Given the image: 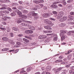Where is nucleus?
<instances>
[{
  "instance_id": "f257e3e1",
  "label": "nucleus",
  "mask_w": 74,
  "mask_h": 74,
  "mask_svg": "<svg viewBox=\"0 0 74 74\" xmlns=\"http://www.w3.org/2000/svg\"><path fill=\"white\" fill-rule=\"evenodd\" d=\"M44 23H46V24H48L49 25V26L51 27L53 25V23H52V21H49V20L48 19H46L44 21Z\"/></svg>"
},
{
  "instance_id": "f03ea898",
  "label": "nucleus",
  "mask_w": 74,
  "mask_h": 74,
  "mask_svg": "<svg viewBox=\"0 0 74 74\" xmlns=\"http://www.w3.org/2000/svg\"><path fill=\"white\" fill-rule=\"evenodd\" d=\"M34 3L36 4H38V3H42L44 2V1L43 0H38L33 1Z\"/></svg>"
},
{
  "instance_id": "7ed1b4c3",
  "label": "nucleus",
  "mask_w": 74,
  "mask_h": 74,
  "mask_svg": "<svg viewBox=\"0 0 74 74\" xmlns=\"http://www.w3.org/2000/svg\"><path fill=\"white\" fill-rule=\"evenodd\" d=\"M64 13L63 12H59L57 18L58 19H60V18L62 17Z\"/></svg>"
},
{
  "instance_id": "20e7f679",
  "label": "nucleus",
  "mask_w": 74,
  "mask_h": 74,
  "mask_svg": "<svg viewBox=\"0 0 74 74\" xmlns=\"http://www.w3.org/2000/svg\"><path fill=\"white\" fill-rule=\"evenodd\" d=\"M42 16L44 18H48V17L50 16V14L47 13H45L43 14Z\"/></svg>"
},
{
  "instance_id": "39448f33",
  "label": "nucleus",
  "mask_w": 74,
  "mask_h": 74,
  "mask_svg": "<svg viewBox=\"0 0 74 74\" xmlns=\"http://www.w3.org/2000/svg\"><path fill=\"white\" fill-rule=\"evenodd\" d=\"M16 12H17V14L18 15V16L19 18L21 17V16L22 15V13L21 12V11H19L18 10L16 9Z\"/></svg>"
},
{
  "instance_id": "423d86ee",
  "label": "nucleus",
  "mask_w": 74,
  "mask_h": 74,
  "mask_svg": "<svg viewBox=\"0 0 74 74\" xmlns=\"http://www.w3.org/2000/svg\"><path fill=\"white\" fill-rule=\"evenodd\" d=\"M8 42L10 44H12V45H14L15 44V42H14L13 40L9 39L8 40Z\"/></svg>"
},
{
  "instance_id": "0eeeda50",
  "label": "nucleus",
  "mask_w": 74,
  "mask_h": 74,
  "mask_svg": "<svg viewBox=\"0 0 74 74\" xmlns=\"http://www.w3.org/2000/svg\"><path fill=\"white\" fill-rule=\"evenodd\" d=\"M25 33H29V34H32L33 33V31L30 30H27L25 31Z\"/></svg>"
},
{
  "instance_id": "6e6552de",
  "label": "nucleus",
  "mask_w": 74,
  "mask_h": 74,
  "mask_svg": "<svg viewBox=\"0 0 74 74\" xmlns=\"http://www.w3.org/2000/svg\"><path fill=\"white\" fill-rule=\"evenodd\" d=\"M29 28L30 30H35L36 29V28L35 27L33 26H32L31 25H29Z\"/></svg>"
},
{
  "instance_id": "1a4fd4ad",
  "label": "nucleus",
  "mask_w": 74,
  "mask_h": 74,
  "mask_svg": "<svg viewBox=\"0 0 74 74\" xmlns=\"http://www.w3.org/2000/svg\"><path fill=\"white\" fill-rule=\"evenodd\" d=\"M50 7H51V8H52L54 9H55V8H58V5L54 4L51 5Z\"/></svg>"
},
{
  "instance_id": "9d476101",
  "label": "nucleus",
  "mask_w": 74,
  "mask_h": 74,
  "mask_svg": "<svg viewBox=\"0 0 74 74\" xmlns=\"http://www.w3.org/2000/svg\"><path fill=\"white\" fill-rule=\"evenodd\" d=\"M22 18H19L18 19H17V23H20L21 22H22Z\"/></svg>"
},
{
  "instance_id": "9b49d317",
  "label": "nucleus",
  "mask_w": 74,
  "mask_h": 74,
  "mask_svg": "<svg viewBox=\"0 0 74 74\" xmlns=\"http://www.w3.org/2000/svg\"><path fill=\"white\" fill-rule=\"evenodd\" d=\"M12 29L13 30L15 31V32H19V29H18V28L16 27H13L12 28Z\"/></svg>"
},
{
  "instance_id": "f8f14e48",
  "label": "nucleus",
  "mask_w": 74,
  "mask_h": 74,
  "mask_svg": "<svg viewBox=\"0 0 74 74\" xmlns=\"http://www.w3.org/2000/svg\"><path fill=\"white\" fill-rule=\"evenodd\" d=\"M2 40L5 41H7L8 40V38L6 37H3L2 38Z\"/></svg>"
},
{
  "instance_id": "ddd939ff",
  "label": "nucleus",
  "mask_w": 74,
  "mask_h": 74,
  "mask_svg": "<svg viewBox=\"0 0 74 74\" xmlns=\"http://www.w3.org/2000/svg\"><path fill=\"white\" fill-rule=\"evenodd\" d=\"M44 27L45 29H47V30H51L52 29L49 26H45Z\"/></svg>"
},
{
  "instance_id": "4468645a",
  "label": "nucleus",
  "mask_w": 74,
  "mask_h": 74,
  "mask_svg": "<svg viewBox=\"0 0 74 74\" xmlns=\"http://www.w3.org/2000/svg\"><path fill=\"white\" fill-rule=\"evenodd\" d=\"M47 71H50L51 70V67L50 66H47L46 69Z\"/></svg>"
},
{
  "instance_id": "2eb2a0df",
  "label": "nucleus",
  "mask_w": 74,
  "mask_h": 74,
  "mask_svg": "<svg viewBox=\"0 0 74 74\" xmlns=\"http://www.w3.org/2000/svg\"><path fill=\"white\" fill-rule=\"evenodd\" d=\"M61 32L60 33V37H62V36H63L64 35V32H63V30H61Z\"/></svg>"
},
{
  "instance_id": "dca6fc26",
  "label": "nucleus",
  "mask_w": 74,
  "mask_h": 74,
  "mask_svg": "<svg viewBox=\"0 0 74 74\" xmlns=\"http://www.w3.org/2000/svg\"><path fill=\"white\" fill-rule=\"evenodd\" d=\"M23 40L24 41H25L26 42L28 43L29 42V40L25 38H23Z\"/></svg>"
},
{
  "instance_id": "f3484780",
  "label": "nucleus",
  "mask_w": 74,
  "mask_h": 74,
  "mask_svg": "<svg viewBox=\"0 0 74 74\" xmlns=\"http://www.w3.org/2000/svg\"><path fill=\"white\" fill-rule=\"evenodd\" d=\"M20 18H23L24 19H26L27 18V16L25 15H22Z\"/></svg>"
},
{
  "instance_id": "a211bd4d",
  "label": "nucleus",
  "mask_w": 74,
  "mask_h": 74,
  "mask_svg": "<svg viewBox=\"0 0 74 74\" xmlns=\"http://www.w3.org/2000/svg\"><path fill=\"white\" fill-rule=\"evenodd\" d=\"M71 57H72V55L71 54H69L68 56V60L71 59Z\"/></svg>"
},
{
  "instance_id": "6ab92c4d",
  "label": "nucleus",
  "mask_w": 74,
  "mask_h": 74,
  "mask_svg": "<svg viewBox=\"0 0 74 74\" xmlns=\"http://www.w3.org/2000/svg\"><path fill=\"white\" fill-rule=\"evenodd\" d=\"M25 38H27V39H29L30 40H32V38H31V37L28 36H25Z\"/></svg>"
},
{
  "instance_id": "aec40b11",
  "label": "nucleus",
  "mask_w": 74,
  "mask_h": 74,
  "mask_svg": "<svg viewBox=\"0 0 74 74\" xmlns=\"http://www.w3.org/2000/svg\"><path fill=\"white\" fill-rule=\"evenodd\" d=\"M68 17L69 18H70V19L69 20H71V21H73V19L72 18L73 16L71 15H69L68 16Z\"/></svg>"
},
{
  "instance_id": "412c9836",
  "label": "nucleus",
  "mask_w": 74,
  "mask_h": 74,
  "mask_svg": "<svg viewBox=\"0 0 74 74\" xmlns=\"http://www.w3.org/2000/svg\"><path fill=\"white\" fill-rule=\"evenodd\" d=\"M16 51H18L17 50H15V49H13V50H11L10 51V52H13V53H16L17 52H16Z\"/></svg>"
},
{
  "instance_id": "4be33fe9",
  "label": "nucleus",
  "mask_w": 74,
  "mask_h": 74,
  "mask_svg": "<svg viewBox=\"0 0 74 74\" xmlns=\"http://www.w3.org/2000/svg\"><path fill=\"white\" fill-rule=\"evenodd\" d=\"M9 49L8 48H5L2 49L1 51H8Z\"/></svg>"
},
{
  "instance_id": "5701e85b",
  "label": "nucleus",
  "mask_w": 74,
  "mask_h": 74,
  "mask_svg": "<svg viewBox=\"0 0 74 74\" xmlns=\"http://www.w3.org/2000/svg\"><path fill=\"white\" fill-rule=\"evenodd\" d=\"M62 1L63 4L64 5H66V4H67V3L65 1V0H62Z\"/></svg>"
},
{
  "instance_id": "b1692460",
  "label": "nucleus",
  "mask_w": 74,
  "mask_h": 74,
  "mask_svg": "<svg viewBox=\"0 0 74 74\" xmlns=\"http://www.w3.org/2000/svg\"><path fill=\"white\" fill-rule=\"evenodd\" d=\"M33 16H37V13H35V12H34V13H33V14L32 15Z\"/></svg>"
},
{
  "instance_id": "393cba45",
  "label": "nucleus",
  "mask_w": 74,
  "mask_h": 74,
  "mask_svg": "<svg viewBox=\"0 0 74 74\" xmlns=\"http://www.w3.org/2000/svg\"><path fill=\"white\" fill-rule=\"evenodd\" d=\"M10 15L11 16H15L16 14L15 13H11L10 14Z\"/></svg>"
},
{
  "instance_id": "a878e982",
  "label": "nucleus",
  "mask_w": 74,
  "mask_h": 74,
  "mask_svg": "<svg viewBox=\"0 0 74 74\" xmlns=\"http://www.w3.org/2000/svg\"><path fill=\"white\" fill-rule=\"evenodd\" d=\"M4 13H5V14H9V11L8 10H4Z\"/></svg>"
},
{
  "instance_id": "bb28decb",
  "label": "nucleus",
  "mask_w": 74,
  "mask_h": 74,
  "mask_svg": "<svg viewBox=\"0 0 74 74\" xmlns=\"http://www.w3.org/2000/svg\"><path fill=\"white\" fill-rule=\"evenodd\" d=\"M69 25H74V23L73 22H69L68 23Z\"/></svg>"
},
{
  "instance_id": "cd10ccee",
  "label": "nucleus",
  "mask_w": 74,
  "mask_h": 74,
  "mask_svg": "<svg viewBox=\"0 0 74 74\" xmlns=\"http://www.w3.org/2000/svg\"><path fill=\"white\" fill-rule=\"evenodd\" d=\"M23 13H27L28 12V11L25 10H23Z\"/></svg>"
},
{
  "instance_id": "c85d7f7f",
  "label": "nucleus",
  "mask_w": 74,
  "mask_h": 74,
  "mask_svg": "<svg viewBox=\"0 0 74 74\" xmlns=\"http://www.w3.org/2000/svg\"><path fill=\"white\" fill-rule=\"evenodd\" d=\"M58 40V37H55L53 38V40L54 41H57Z\"/></svg>"
},
{
  "instance_id": "c756f323",
  "label": "nucleus",
  "mask_w": 74,
  "mask_h": 74,
  "mask_svg": "<svg viewBox=\"0 0 74 74\" xmlns=\"http://www.w3.org/2000/svg\"><path fill=\"white\" fill-rule=\"evenodd\" d=\"M73 1V0H69L67 1V3H71V2H72Z\"/></svg>"
},
{
  "instance_id": "7c9ffc66",
  "label": "nucleus",
  "mask_w": 74,
  "mask_h": 74,
  "mask_svg": "<svg viewBox=\"0 0 74 74\" xmlns=\"http://www.w3.org/2000/svg\"><path fill=\"white\" fill-rule=\"evenodd\" d=\"M0 29L2 30H5L6 29L5 28L0 27Z\"/></svg>"
},
{
  "instance_id": "2f4dec72",
  "label": "nucleus",
  "mask_w": 74,
  "mask_h": 74,
  "mask_svg": "<svg viewBox=\"0 0 74 74\" xmlns=\"http://www.w3.org/2000/svg\"><path fill=\"white\" fill-rule=\"evenodd\" d=\"M63 18H64V21H66V19H67V16H65Z\"/></svg>"
},
{
  "instance_id": "473e14b6",
  "label": "nucleus",
  "mask_w": 74,
  "mask_h": 74,
  "mask_svg": "<svg viewBox=\"0 0 74 74\" xmlns=\"http://www.w3.org/2000/svg\"><path fill=\"white\" fill-rule=\"evenodd\" d=\"M34 11H32V12H31L29 13V14H30V15H33V13H34Z\"/></svg>"
},
{
  "instance_id": "72a5a7b5",
  "label": "nucleus",
  "mask_w": 74,
  "mask_h": 74,
  "mask_svg": "<svg viewBox=\"0 0 74 74\" xmlns=\"http://www.w3.org/2000/svg\"><path fill=\"white\" fill-rule=\"evenodd\" d=\"M7 32H10V29L9 28H7Z\"/></svg>"
},
{
  "instance_id": "f704fd0d",
  "label": "nucleus",
  "mask_w": 74,
  "mask_h": 74,
  "mask_svg": "<svg viewBox=\"0 0 74 74\" xmlns=\"http://www.w3.org/2000/svg\"><path fill=\"white\" fill-rule=\"evenodd\" d=\"M38 38L39 39H42V38H43L42 35H41Z\"/></svg>"
},
{
  "instance_id": "c9c22d12",
  "label": "nucleus",
  "mask_w": 74,
  "mask_h": 74,
  "mask_svg": "<svg viewBox=\"0 0 74 74\" xmlns=\"http://www.w3.org/2000/svg\"><path fill=\"white\" fill-rule=\"evenodd\" d=\"M7 10H8L9 11H12V9H11V8H7Z\"/></svg>"
},
{
  "instance_id": "e433bc0d",
  "label": "nucleus",
  "mask_w": 74,
  "mask_h": 74,
  "mask_svg": "<svg viewBox=\"0 0 74 74\" xmlns=\"http://www.w3.org/2000/svg\"><path fill=\"white\" fill-rule=\"evenodd\" d=\"M21 25L23 26H25V23H21Z\"/></svg>"
},
{
  "instance_id": "4c0bfd02",
  "label": "nucleus",
  "mask_w": 74,
  "mask_h": 74,
  "mask_svg": "<svg viewBox=\"0 0 74 74\" xmlns=\"http://www.w3.org/2000/svg\"><path fill=\"white\" fill-rule=\"evenodd\" d=\"M31 69L30 68H28L27 69L26 71H30Z\"/></svg>"
},
{
  "instance_id": "58836bf2",
  "label": "nucleus",
  "mask_w": 74,
  "mask_h": 74,
  "mask_svg": "<svg viewBox=\"0 0 74 74\" xmlns=\"http://www.w3.org/2000/svg\"><path fill=\"white\" fill-rule=\"evenodd\" d=\"M65 39V37L64 36H62V37L61 38V40H64Z\"/></svg>"
},
{
  "instance_id": "ea45409f",
  "label": "nucleus",
  "mask_w": 74,
  "mask_h": 74,
  "mask_svg": "<svg viewBox=\"0 0 74 74\" xmlns=\"http://www.w3.org/2000/svg\"><path fill=\"white\" fill-rule=\"evenodd\" d=\"M50 19L51 21H55V18H50Z\"/></svg>"
},
{
  "instance_id": "a19ab883",
  "label": "nucleus",
  "mask_w": 74,
  "mask_h": 74,
  "mask_svg": "<svg viewBox=\"0 0 74 74\" xmlns=\"http://www.w3.org/2000/svg\"><path fill=\"white\" fill-rule=\"evenodd\" d=\"M19 47V46H18V45L17 44L15 45H14V47H15V48H17L18 47Z\"/></svg>"
},
{
  "instance_id": "79ce46f5",
  "label": "nucleus",
  "mask_w": 74,
  "mask_h": 74,
  "mask_svg": "<svg viewBox=\"0 0 74 74\" xmlns=\"http://www.w3.org/2000/svg\"><path fill=\"white\" fill-rule=\"evenodd\" d=\"M42 36L43 37V38H45L47 37V36H46V35H42Z\"/></svg>"
},
{
  "instance_id": "37998d69",
  "label": "nucleus",
  "mask_w": 74,
  "mask_h": 74,
  "mask_svg": "<svg viewBox=\"0 0 74 74\" xmlns=\"http://www.w3.org/2000/svg\"><path fill=\"white\" fill-rule=\"evenodd\" d=\"M10 36L11 37H12L14 36V34L13 33H11L10 34Z\"/></svg>"
},
{
  "instance_id": "c03bdc74",
  "label": "nucleus",
  "mask_w": 74,
  "mask_h": 74,
  "mask_svg": "<svg viewBox=\"0 0 74 74\" xmlns=\"http://www.w3.org/2000/svg\"><path fill=\"white\" fill-rule=\"evenodd\" d=\"M59 58L60 59H63V56H61L59 57Z\"/></svg>"
},
{
  "instance_id": "a18cd8bd",
  "label": "nucleus",
  "mask_w": 74,
  "mask_h": 74,
  "mask_svg": "<svg viewBox=\"0 0 74 74\" xmlns=\"http://www.w3.org/2000/svg\"><path fill=\"white\" fill-rule=\"evenodd\" d=\"M26 72V71H24V70H23L21 71H20V73H25Z\"/></svg>"
},
{
  "instance_id": "49530a36",
  "label": "nucleus",
  "mask_w": 74,
  "mask_h": 74,
  "mask_svg": "<svg viewBox=\"0 0 74 74\" xmlns=\"http://www.w3.org/2000/svg\"><path fill=\"white\" fill-rule=\"evenodd\" d=\"M38 16H36L34 18V19L36 20V19H38Z\"/></svg>"
},
{
  "instance_id": "de8ad7c7",
  "label": "nucleus",
  "mask_w": 74,
  "mask_h": 74,
  "mask_svg": "<svg viewBox=\"0 0 74 74\" xmlns=\"http://www.w3.org/2000/svg\"><path fill=\"white\" fill-rule=\"evenodd\" d=\"M5 18L6 19H10L11 18L10 17L5 16Z\"/></svg>"
},
{
  "instance_id": "09e8293b",
  "label": "nucleus",
  "mask_w": 74,
  "mask_h": 74,
  "mask_svg": "<svg viewBox=\"0 0 74 74\" xmlns=\"http://www.w3.org/2000/svg\"><path fill=\"white\" fill-rule=\"evenodd\" d=\"M58 71H60L61 70H62V68H60L58 69Z\"/></svg>"
},
{
  "instance_id": "8fccbe9b",
  "label": "nucleus",
  "mask_w": 74,
  "mask_h": 74,
  "mask_svg": "<svg viewBox=\"0 0 74 74\" xmlns=\"http://www.w3.org/2000/svg\"><path fill=\"white\" fill-rule=\"evenodd\" d=\"M62 60H58V63H60V62H62Z\"/></svg>"
},
{
  "instance_id": "3c124183",
  "label": "nucleus",
  "mask_w": 74,
  "mask_h": 74,
  "mask_svg": "<svg viewBox=\"0 0 74 74\" xmlns=\"http://www.w3.org/2000/svg\"><path fill=\"white\" fill-rule=\"evenodd\" d=\"M53 13L54 14H57L58 12H56V11H53Z\"/></svg>"
},
{
  "instance_id": "603ef678",
  "label": "nucleus",
  "mask_w": 74,
  "mask_h": 74,
  "mask_svg": "<svg viewBox=\"0 0 74 74\" xmlns=\"http://www.w3.org/2000/svg\"><path fill=\"white\" fill-rule=\"evenodd\" d=\"M59 71L58 70V69H56L55 70V73H58V72H59Z\"/></svg>"
},
{
  "instance_id": "864d4df0",
  "label": "nucleus",
  "mask_w": 74,
  "mask_h": 74,
  "mask_svg": "<svg viewBox=\"0 0 74 74\" xmlns=\"http://www.w3.org/2000/svg\"><path fill=\"white\" fill-rule=\"evenodd\" d=\"M39 5H40V6H41V7H44V5H43L42 4H39Z\"/></svg>"
},
{
  "instance_id": "5fc2aeb1",
  "label": "nucleus",
  "mask_w": 74,
  "mask_h": 74,
  "mask_svg": "<svg viewBox=\"0 0 74 74\" xmlns=\"http://www.w3.org/2000/svg\"><path fill=\"white\" fill-rule=\"evenodd\" d=\"M16 44H17V45H18V46H19V44H21V43L18 42H16Z\"/></svg>"
},
{
  "instance_id": "6e6d98bb",
  "label": "nucleus",
  "mask_w": 74,
  "mask_h": 74,
  "mask_svg": "<svg viewBox=\"0 0 74 74\" xmlns=\"http://www.w3.org/2000/svg\"><path fill=\"white\" fill-rule=\"evenodd\" d=\"M20 10H23V9H24V8H23V7H22V6H20Z\"/></svg>"
},
{
  "instance_id": "4d7b16f0",
  "label": "nucleus",
  "mask_w": 74,
  "mask_h": 74,
  "mask_svg": "<svg viewBox=\"0 0 74 74\" xmlns=\"http://www.w3.org/2000/svg\"><path fill=\"white\" fill-rule=\"evenodd\" d=\"M18 37H22V36H23V35L22 34H19L18 35Z\"/></svg>"
},
{
  "instance_id": "13d9d810",
  "label": "nucleus",
  "mask_w": 74,
  "mask_h": 74,
  "mask_svg": "<svg viewBox=\"0 0 74 74\" xmlns=\"http://www.w3.org/2000/svg\"><path fill=\"white\" fill-rule=\"evenodd\" d=\"M29 26V25L28 24V23L25 24V26Z\"/></svg>"
},
{
  "instance_id": "bf43d9fd",
  "label": "nucleus",
  "mask_w": 74,
  "mask_h": 74,
  "mask_svg": "<svg viewBox=\"0 0 74 74\" xmlns=\"http://www.w3.org/2000/svg\"><path fill=\"white\" fill-rule=\"evenodd\" d=\"M32 9L34 11H36V10H37V8H32Z\"/></svg>"
},
{
  "instance_id": "052dcab7",
  "label": "nucleus",
  "mask_w": 74,
  "mask_h": 74,
  "mask_svg": "<svg viewBox=\"0 0 74 74\" xmlns=\"http://www.w3.org/2000/svg\"><path fill=\"white\" fill-rule=\"evenodd\" d=\"M70 53L69 51H68L67 53H65V55H69Z\"/></svg>"
},
{
  "instance_id": "680f3d73",
  "label": "nucleus",
  "mask_w": 74,
  "mask_h": 74,
  "mask_svg": "<svg viewBox=\"0 0 74 74\" xmlns=\"http://www.w3.org/2000/svg\"><path fill=\"white\" fill-rule=\"evenodd\" d=\"M70 69H72V70H74V66L71 67H70Z\"/></svg>"
},
{
  "instance_id": "e2e57ef3",
  "label": "nucleus",
  "mask_w": 74,
  "mask_h": 74,
  "mask_svg": "<svg viewBox=\"0 0 74 74\" xmlns=\"http://www.w3.org/2000/svg\"><path fill=\"white\" fill-rule=\"evenodd\" d=\"M60 1L56 2H54V4H58L60 3Z\"/></svg>"
},
{
  "instance_id": "0e129e2a",
  "label": "nucleus",
  "mask_w": 74,
  "mask_h": 74,
  "mask_svg": "<svg viewBox=\"0 0 74 74\" xmlns=\"http://www.w3.org/2000/svg\"><path fill=\"white\" fill-rule=\"evenodd\" d=\"M5 8L4 7H3L0 8V10H4V9H5Z\"/></svg>"
},
{
  "instance_id": "69168bd1",
  "label": "nucleus",
  "mask_w": 74,
  "mask_h": 74,
  "mask_svg": "<svg viewBox=\"0 0 74 74\" xmlns=\"http://www.w3.org/2000/svg\"><path fill=\"white\" fill-rule=\"evenodd\" d=\"M35 74H41V73L40 72H38L36 73H35Z\"/></svg>"
},
{
  "instance_id": "338daca9",
  "label": "nucleus",
  "mask_w": 74,
  "mask_h": 74,
  "mask_svg": "<svg viewBox=\"0 0 74 74\" xmlns=\"http://www.w3.org/2000/svg\"><path fill=\"white\" fill-rule=\"evenodd\" d=\"M66 67H67V68H69L70 67V66L69 65H67L66 66Z\"/></svg>"
},
{
  "instance_id": "774afa93",
  "label": "nucleus",
  "mask_w": 74,
  "mask_h": 74,
  "mask_svg": "<svg viewBox=\"0 0 74 74\" xmlns=\"http://www.w3.org/2000/svg\"><path fill=\"white\" fill-rule=\"evenodd\" d=\"M12 10H16V7H13L12 8Z\"/></svg>"
}]
</instances>
